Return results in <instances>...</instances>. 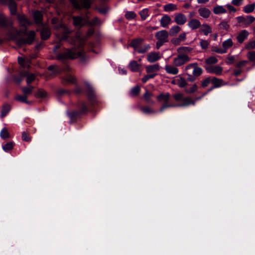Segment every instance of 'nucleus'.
<instances>
[{
    "instance_id": "obj_1",
    "label": "nucleus",
    "mask_w": 255,
    "mask_h": 255,
    "mask_svg": "<svg viewBox=\"0 0 255 255\" xmlns=\"http://www.w3.org/2000/svg\"><path fill=\"white\" fill-rule=\"evenodd\" d=\"M202 73V69L198 66L197 63L189 64L184 69V75L187 76V80L191 82H194Z\"/></svg>"
},
{
    "instance_id": "obj_2",
    "label": "nucleus",
    "mask_w": 255,
    "mask_h": 255,
    "mask_svg": "<svg viewBox=\"0 0 255 255\" xmlns=\"http://www.w3.org/2000/svg\"><path fill=\"white\" fill-rule=\"evenodd\" d=\"M51 23L53 25L54 28L59 30V32L62 34V35L59 38V40L60 41L66 40L68 38V34L71 32V30L65 24L60 22L57 18L54 17L52 18Z\"/></svg>"
},
{
    "instance_id": "obj_3",
    "label": "nucleus",
    "mask_w": 255,
    "mask_h": 255,
    "mask_svg": "<svg viewBox=\"0 0 255 255\" xmlns=\"http://www.w3.org/2000/svg\"><path fill=\"white\" fill-rule=\"evenodd\" d=\"M157 100L160 103H162L163 105L159 109L160 112H162L165 109L171 107H176L175 104H169L170 95L168 93H162L157 96Z\"/></svg>"
},
{
    "instance_id": "obj_4",
    "label": "nucleus",
    "mask_w": 255,
    "mask_h": 255,
    "mask_svg": "<svg viewBox=\"0 0 255 255\" xmlns=\"http://www.w3.org/2000/svg\"><path fill=\"white\" fill-rule=\"evenodd\" d=\"M82 55L81 52L77 51L75 48L67 49L66 51L57 54V58L59 60H65L68 59L77 58Z\"/></svg>"
},
{
    "instance_id": "obj_5",
    "label": "nucleus",
    "mask_w": 255,
    "mask_h": 255,
    "mask_svg": "<svg viewBox=\"0 0 255 255\" xmlns=\"http://www.w3.org/2000/svg\"><path fill=\"white\" fill-rule=\"evenodd\" d=\"M168 32L165 30H162L155 33V37L157 39L156 47L159 49L164 43L168 41Z\"/></svg>"
},
{
    "instance_id": "obj_6",
    "label": "nucleus",
    "mask_w": 255,
    "mask_h": 255,
    "mask_svg": "<svg viewBox=\"0 0 255 255\" xmlns=\"http://www.w3.org/2000/svg\"><path fill=\"white\" fill-rule=\"evenodd\" d=\"M71 3L76 9H88L91 5L90 0H70Z\"/></svg>"
},
{
    "instance_id": "obj_7",
    "label": "nucleus",
    "mask_w": 255,
    "mask_h": 255,
    "mask_svg": "<svg viewBox=\"0 0 255 255\" xmlns=\"http://www.w3.org/2000/svg\"><path fill=\"white\" fill-rule=\"evenodd\" d=\"M191 58L184 54H179L173 59V64L177 67H180L189 62Z\"/></svg>"
},
{
    "instance_id": "obj_8",
    "label": "nucleus",
    "mask_w": 255,
    "mask_h": 255,
    "mask_svg": "<svg viewBox=\"0 0 255 255\" xmlns=\"http://www.w3.org/2000/svg\"><path fill=\"white\" fill-rule=\"evenodd\" d=\"M35 33L34 31H30L27 34V37L26 38H20L17 41L18 45H23L25 44H31L35 38Z\"/></svg>"
},
{
    "instance_id": "obj_9",
    "label": "nucleus",
    "mask_w": 255,
    "mask_h": 255,
    "mask_svg": "<svg viewBox=\"0 0 255 255\" xmlns=\"http://www.w3.org/2000/svg\"><path fill=\"white\" fill-rule=\"evenodd\" d=\"M236 18L238 23H243L246 26L250 25L255 21V17L252 15H247L246 17L240 16Z\"/></svg>"
},
{
    "instance_id": "obj_10",
    "label": "nucleus",
    "mask_w": 255,
    "mask_h": 255,
    "mask_svg": "<svg viewBox=\"0 0 255 255\" xmlns=\"http://www.w3.org/2000/svg\"><path fill=\"white\" fill-rule=\"evenodd\" d=\"M206 70L209 73L221 75L223 72V68L220 66L208 65L205 67Z\"/></svg>"
},
{
    "instance_id": "obj_11",
    "label": "nucleus",
    "mask_w": 255,
    "mask_h": 255,
    "mask_svg": "<svg viewBox=\"0 0 255 255\" xmlns=\"http://www.w3.org/2000/svg\"><path fill=\"white\" fill-rule=\"evenodd\" d=\"M249 32L246 29L240 31L236 36V39L240 44L243 43L248 38Z\"/></svg>"
},
{
    "instance_id": "obj_12",
    "label": "nucleus",
    "mask_w": 255,
    "mask_h": 255,
    "mask_svg": "<svg viewBox=\"0 0 255 255\" xmlns=\"http://www.w3.org/2000/svg\"><path fill=\"white\" fill-rule=\"evenodd\" d=\"M2 3H6L8 4L10 13L14 15L16 13V4L13 0H0Z\"/></svg>"
},
{
    "instance_id": "obj_13",
    "label": "nucleus",
    "mask_w": 255,
    "mask_h": 255,
    "mask_svg": "<svg viewBox=\"0 0 255 255\" xmlns=\"http://www.w3.org/2000/svg\"><path fill=\"white\" fill-rule=\"evenodd\" d=\"M187 21L186 16L182 13H178L175 14L174 21L178 25H183Z\"/></svg>"
},
{
    "instance_id": "obj_14",
    "label": "nucleus",
    "mask_w": 255,
    "mask_h": 255,
    "mask_svg": "<svg viewBox=\"0 0 255 255\" xmlns=\"http://www.w3.org/2000/svg\"><path fill=\"white\" fill-rule=\"evenodd\" d=\"M183 102L179 104H175L176 107H187L190 105H195L196 102L192 99L190 97H187L186 98H184Z\"/></svg>"
},
{
    "instance_id": "obj_15",
    "label": "nucleus",
    "mask_w": 255,
    "mask_h": 255,
    "mask_svg": "<svg viewBox=\"0 0 255 255\" xmlns=\"http://www.w3.org/2000/svg\"><path fill=\"white\" fill-rule=\"evenodd\" d=\"M173 64V65H166L164 69L167 73L171 75H176L179 73V70Z\"/></svg>"
},
{
    "instance_id": "obj_16",
    "label": "nucleus",
    "mask_w": 255,
    "mask_h": 255,
    "mask_svg": "<svg viewBox=\"0 0 255 255\" xmlns=\"http://www.w3.org/2000/svg\"><path fill=\"white\" fill-rule=\"evenodd\" d=\"M17 19L21 26L27 27L31 24V22L23 14H18Z\"/></svg>"
},
{
    "instance_id": "obj_17",
    "label": "nucleus",
    "mask_w": 255,
    "mask_h": 255,
    "mask_svg": "<svg viewBox=\"0 0 255 255\" xmlns=\"http://www.w3.org/2000/svg\"><path fill=\"white\" fill-rule=\"evenodd\" d=\"M40 35L41 39L43 40H47L51 35V31L49 27H43L40 31Z\"/></svg>"
},
{
    "instance_id": "obj_18",
    "label": "nucleus",
    "mask_w": 255,
    "mask_h": 255,
    "mask_svg": "<svg viewBox=\"0 0 255 255\" xmlns=\"http://www.w3.org/2000/svg\"><path fill=\"white\" fill-rule=\"evenodd\" d=\"M171 22V17L167 14H164L160 20V25L163 27H167Z\"/></svg>"
},
{
    "instance_id": "obj_19",
    "label": "nucleus",
    "mask_w": 255,
    "mask_h": 255,
    "mask_svg": "<svg viewBox=\"0 0 255 255\" xmlns=\"http://www.w3.org/2000/svg\"><path fill=\"white\" fill-rule=\"evenodd\" d=\"M0 25L3 27L11 26L12 25V22L4 15L0 14Z\"/></svg>"
},
{
    "instance_id": "obj_20",
    "label": "nucleus",
    "mask_w": 255,
    "mask_h": 255,
    "mask_svg": "<svg viewBox=\"0 0 255 255\" xmlns=\"http://www.w3.org/2000/svg\"><path fill=\"white\" fill-rule=\"evenodd\" d=\"M144 41L142 38H137L131 40L129 46L133 47L135 51L138 48L139 46Z\"/></svg>"
},
{
    "instance_id": "obj_21",
    "label": "nucleus",
    "mask_w": 255,
    "mask_h": 255,
    "mask_svg": "<svg viewBox=\"0 0 255 255\" xmlns=\"http://www.w3.org/2000/svg\"><path fill=\"white\" fill-rule=\"evenodd\" d=\"M201 25L200 21L197 19H192L188 22V26L192 30L198 28Z\"/></svg>"
},
{
    "instance_id": "obj_22",
    "label": "nucleus",
    "mask_w": 255,
    "mask_h": 255,
    "mask_svg": "<svg viewBox=\"0 0 255 255\" xmlns=\"http://www.w3.org/2000/svg\"><path fill=\"white\" fill-rule=\"evenodd\" d=\"M86 93L89 100L91 101L92 104H94L95 97V93L93 89L89 84L87 85Z\"/></svg>"
},
{
    "instance_id": "obj_23",
    "label": "nucleus",
    "mask_w": 255,
    "mask_h": 255,
    "mask_svg": "<svg viewBox=\"0 0 255 255\" xmlns=\"http://www.w3.org/2000/svg\"><path fill=\"white\" fill-rule=\"evenodd\" d=\"M198 12L201 16L205 18H208L211 13L209 9L205 7L199 8Z\"/></svg>"
},
{
    "instance_id": "obj_24",
    "label": "nucleus",
    "mask_w": 255,
    "mask_h": 255,
    "mask_svg": "<svg viewBox=\"0 0 255 255\" xmlns=\"http://www.w3.org/2000/svg\"><path fill=\"white\" fill-rule=\"evenodd\" d=\"M160 57L156 52H150L147 56V60L150 63H153L158 60Z\"/></svg>"
},
{
    "instance_id": "obj_25",
    "label": "nucleus",
    "mask_w": 255,
    "mask_h": 255,
    "mask_svg": "<svg viewBox=\"0 0 255 255\" xmlns=\"http://www.w3.org/2000/svg\"><path fill=\"white\" fill-rule=\"evenodd\" d=\"M211 83L213 85V88H219L223 85H226L223 81V80L221 79H219L216 77H212V82Z\"/></svg>"
},
{
    "instance_id": "obj_26",
    "label": "nucleus",
    "mask_w": 255,
    "mask_h": 255,
    "mask_svg": "<svg viewBox=\"0 0 255 255\" xmlns=\"http://www.w3.org/2000/svg\"><path fill=\"white\" fill-rule=\"evenodd\" d=\"M73 24L76 27H81L84 25L83 18L81 16H73Z\"/></svg>"
},
{
    "instance_id": "obj_27",
    "label": "nucleus",
    "mask_w": 255,
    "mask_h": 255,
    "mask_svg": "<svg viewBox=\"0 0 255 255\" xmlns=\"http://www.w3.org/2000/svg\"><path fill=\"white\" fill-rule=\"evenodd\" d=\"M128 66L132 72H135L138 71L140 65L136 61L132 60L130 61Z\"/></svg>"
},
{
    "instance_id": "obj_28",
    "label": "nucleus",
    "mask_w": 255,
    "mask_h": 255,
    "mask_svg": "<svg viewBox=\"0 0 255 255\" xmlns=\"http://www.w3.org/2000/svg\"><path fill=\"white\" fill-rule=\"evenodd\" d=\"M213 11L215 14H223L227 12L225 5H216L213 8Z\"/></svg>"
},
{
    "instance_id": "obj_29",
    "label": "nucleus",
    "mask_w": 255,
    "mask_h": 255,
    "mask_svg": "<svg viewBox=\"0 0 255 255\" xmlns=\"http://www.w3.org/2000/svg\"><path fill=\"white\" fill-rule=\"evenodd\" d=\"M145 69L146 72L148 73H155V72L159 70L160 67L159 65L154 64L147 66Z\"/></svg>"
},
{
    "instance_id": "obj_30",
    "label": "nucleus",
    "mask_w": 255,
    "mask_h": 255,
    "mask_svg": "<svg viewBox=\"0 0 255 255\" xmlns=\"http://www.w3.org/2000/svg\"><path fill=\"white\" fill-rule=\"evenodd\" d=\"M42 13L40 11L37 10L33 13L34 19L37 24H42Z\"/></svg>"
},
{
    "instance_id": "obj_31",
    "label": "nucleus",
    "mask_w": 255,
    "mask_h": 255,
    "mask_svg": "<svg viewBox=\"0 0 255 255\" xmlns=\"http://www.w3.org/2000/svg\"><path fill=\"white\" fill-rule=\"evenodd\" d=\"M11 107L9 105L5 104L3 105L1 111L0 117L3 118L5 117L8 113L10 111Z\"/></svg>"
},
{
    "instance_id": "obj_32",
    "label": "nucleus",
    "mask_w": 255,
    "mask_h": 255,
    "mask_svg": "<svg viewBox=\"0 0 255 255\" xmlns=\"http://www.w3.org/2000/svg\"><path fill=\"white\" fill-rule=\"evenodd\" d=\"M200 31L203 32L204 35H208L209 33H212V30L211 27L208 24H203Z\"/></svg>"
},
{
    "instance_id": "obj_33",
    "label": "nucleus",
    "mask_w": 255,
    "mask_h": 255,
    "mask_svg": "<svg viewBox=\"0 0 255 255\" xmlns=\"http://www.w3.org/2000/svg\"><path fill=\"white\" fill-rule=\"evenodd\" d=\"M233 45V42L231 38H229L224 41L222 43L223 49L226 50L227 52V49L231 48Z\"/></svg>"
},
{
    "instance_id": "obj_34",
    "label": "nucleus",
    "mask_w": 255,
    "mask_h": 255,
    "mask_svg": "<svg viewBox=\"0 0 255 255\" xmlns=\"http://www.w3.org/2000/svg\"><path fill=\"white\" fill-rule=\"evenodd\" d=\"M21 74L24 76H27L26 82L27 84H29L32 83L35 79V76L33 74H28L27 72H24Z\"/></svg>"
},
{
    "instance_id": "obj_35",
    "label": "nucleus",
    "mask_w": 255,
    "mask_h": 255,
    "mask_svg": "<svg viewBox=\"0 0 255 255\" xmlns=\"http://www.w3.org/2000/svg\"><path fill=\"white\" fill-rule=\"evenodd\" d=\"M255 9V3L248 4L243 7V11L246 13H250Z\"/></svg>"
},
{
    "instance_id": "obj_36",
    "label": "nucleus",
    "mask_w": 255,
    "mask_h": 255,
    "mask_svg": "<svg viewBox=\"0 0 255 255\" xmlns=\"http://www.w3.org/2000/svg\"><path fill=\"white\" fill-rule=\"evenodd\" d=\"M33 89L34 87L33 86H29L28 87H22L21 90L23 94L27 97L28 95L31 94Z\"/></svg>"
},
{
    "instance_id": "obj_37",
    "label": "nucleus",
    "mask_w": 255,
    "mask_h": 255,
    "mask_svg": "<svg viewBox=\"0 0 255 255\" xmlns=\"http://www.w3.org/2000/svg\"><path fill=\"white\" fill-rule=\"evenodd\" d=\"M150 48V46L149 44H145V45H144L142 46L138 47L136 50V51H137V52L138 53L143 54V53L147 52Z\"/></svg>"
},
{
    "instance_id": "obj_38",
    "label": "nucleus",
    "mask_w": 255,
    "mask_h": 255,
    "mask_svg": "<svg viewBox=\"0 0 255 255\" xmlns=\"http://www.w3.org/2000/svg\"><path fill=\"white\" fill-rule=\"evenodd\" d=\"M192 48L189 47H180L178 48L177 52L180 54H187L192 51Z\"/></svg>"
},
{
    "instance_id": "obj_39",
    "label": "nucleus",
    "mask_w": 255,
    "mask_h": 255,
    "mask_svg": "<svg viewBox=\"0 0 255 255\" xmlns=\"http://www.w3.org/2000/svg\"><path fill=\"white\" fill-rule=\"evenodd\" d=\"M181 30V28L178 25L171 27L169 30V34L171 36H175Z\"/></svg>"
},
{
    "instance_id": "obj_40",
    "label": "nucleus",
    "mask_w": 255,
    "mask_h": 255,
    "mask_svg": "<svg viewBox=\"0 0 255 255\" xmlns=\"http://www.w3.org/2000/svg\"><path fill=\"white\" fill-rule=\"evenodd\" d=\"M0 136L3 139H6L10 137L9 133H8L6 128H3L0 133Z\"/></svg>"
},
{
    "instance_id": "obj_41",
    "label": "nucleus",
    "mask_w": 255,
    "mask_h": 255,
    "mask_svg": "<svg viewBox=\"0 0 255 255\" xmlns=\"http://www.w3.org/2000/svg\"><path fill=\"white\" fill-rule=\"evenodd\" d=\"M14 144V142L12 141L8 142L6 144L2 145V149L4 151L7 152L13 148Z\"/></svg>"
},
{
    "instance_id": "obj_42",
    "label": "nucleus",
    "mask_w": 255,
    "mask_h": 255,
    "mask_svg": "<svg viewBox=\"0 0 255 255\" xmlns=\"http://www.w3.org/2000/svg\"><path fill=\"white\" fill-rule=\"evenodd\" d=\"M15 100L22 103L29 104V102L27 100V97L24 94L23 95H17L15 97Z\"/></svg>"
},
{
    "instance_id": "obj_43",
    "label": "nucleus",
    "mask_w": 255,
    "mask_h": 255,
    "mask_svg": "<svg viewBox=\"0 0 255 255\" xmlns=\"http://www.w3.org/2000/svg\"><path fill=\"white\" fill-rule=\"evenodd\" d=\"M176 5L172 3H169L164 6V10L165 11H171L176 9Z\"/></svg>"
},
{
    "instance_id": "obj_44",
    "label": "nucleus",
    "mask_w": 255,
    "mask_h": 255,
    "mask_svg": "<svg viewBox=\"0 0 255 255\" xmlns=\"http://www.w3.org/2000/svg\"><path fill=\"white\" fill-rule=\"evenodd\" d=\"M217 62L218 59L215 57L214 56L210 57L205 60L206 64L209 65H211L212 64H216L217 63Z\"/></svg>"
},
{
    "instance_id": "obj_45",
    "label": "nucleus",
    "mask_w": 255,
    "mask_h": 255,
    "mask_svg": "<svg viewBox=\"0 0 255 255\" xmlns=\"http://www.w3.org/2000/svg\"><path fill=\"white\" fill-rule=\"evenodd\" d=\"M102 23V21L97 17H95L91 21L89 22V24L91 26L100 25Z\"/></svg>"
},
{
    "instance_id": "obj_46",
    "label": "nucleus",
    "mask_w": 255,
    "mask_h": 255,
    "mask_svg": "<svg viewBox=\"0 0 255 255\" xmlns=\"http://www.w3.org/2000/svg\"><path fill=\"white\" fill-rule=\"evenodd\" d=\"M68 115L72 121H74L77 119L78 117H79L80 114L78 112L73 111L69 113Z\"/></svg>"
},
{
    "instance_id": "obj_47",
    "label": "nucleus",
    "mask_w": 255,
    "mask_h": 255,
    "mask_svg": "<svg viewBox=\"0 0 255 255\" xmlns=\"http://www.w3.org/2000/svg\"><path fill=\"white\" fill-rule=\"evenodd\" d=\"M78 107L80 109V112L83 113L87 111V107L86 103L83 101H80L78 104Z\"/></svg>"
},
{
    "instance_id": "obj_48",
    "label": "nucleus",
    "mask_w": 255,
    "mask_h": 255,
    "mask_svg": "<svg viewBox=\"0 0 255 255\" xmlns=\"http://www.w3.org/2000/svg\"><path fill=\"white\" fill-rule=\"evenodd\" d=\"M140 90V87L139 86H135L131 89L130 94L132 96H136L139 94Z\"/></svg>"
},
{
    "instance_id": "obj_49",
    "label": "nucleus",
    "mask_w": 255,
    "mask_h": 255,
    "mask_svg": "<svg viewBox=\"0 0 255 255\" xmlns=\"http://www.w3.org/2000/svg\"><path fill=\"white\" fill-rule=\"evenodd\" d=\"M136 16L135 13L132 11H127L125 14V17L128 20L134 18Z\"/></svg>"
},
{
    "instance_id": "obj_50",
    "label": "nucleus",
    "mask_w": 255,
    "mask_h": 255,
    "mask_svg": "<svg viewBox=\"0 0 255 255\" xmlns=\"http://www.w3.org/2000/svg\"><path fill=\"white\" fill-rule=\"evenodd\" d=\"M201 86L203 88H205L207 87L210 83H211L212 82V78L209 77L203 80L201 82Z\"/></svg>"
},
{
    "instance_id": "obj_51",
    "label": "nucleus",
    "mask_w": 255,
    "mask_h": 255,
    "mask_svg": "<svg viewBox=\"0 0 255 255\" xmlns=\"http://www.w3.org/2000/svg\"><path fill=\"white\" fill-rule=\"evenodd\" d=\"M22 139L24 141L29 142L31 140V137L29 133L26 131H23L22 133Z\"/></svg>"
},
{
    "instance_id": "obj_52",
    "label": "nucleus",
    "mask_w": 255,
    "mask_h": 255,
    "mask_svg": "<svg viewBox=\"0 0 255 255\" xmlns=\"http://www.w3.org/2000/svg\"><path fill=\"white\" fill-rule=\"evenodd\" d=\"M230 27V25L227 22L223 21L219 24V28L220 29L227 30Z\"/></svg>"
},
{
    "instance_id": "obj_53",
    "label": "nucleus",
    "mask_w": 255,
    "mask_h": 255,
    "mask_svg": "<svg viewBox=\"0 0 255 255\" xmlns=\"http://www.w3.org/2000/svg\"><path fill=\"white\" fill-rule=\"evenodd\" d=\"M198 89V86L196 84H193L190 88L186 89L185 92L187 94H192L195 92Z\"/></svg>"
},
{
    "instance_id": "obj_54",
    "label": "nucleus",
    "mask_w": 255,
    "mask_h": 255,
    "mask_svg": "<svg viewBox=\"0 0 255 255\" xmlns=\"http://www.w3.org/2000/svg\"><path fill=\"white\" fill-rule=\"evenodd\" d=\"M186 80L182 77H180L177 80V85L180 88H183L187 85Z\"/></svg>"
},
{
    "instance_id": "obj_55",
    "label": "nucleus",
    "mask_w": 255,
    "mask_h": 255,
    "mask_svg": "<svg viewBox=\"0 0 255 255\" xmlns=\"http://www.w3.org/2000/svg\"><path fill=\"white\" fill-rule=\"evenodd\" d=\"M151 96H152V94L151 93H149L147 91L144 94V97L147 103H150V104H154V102L151 99Z\"/></svg>"
},
{
    "instance_id": "obj_56",
    "label": "nucleus",
    "mask_w": 255,
    "mask_h": 255,
    "mask_svg": "<svg viewBox=\"0 0 255 255\" xmlns=\"http://www.w3.org/2000/svg\"><path fill=\"white\" fill-rule=\"evenodd\" d=\"M156 75V73H151L144 76L142 78V82L143 83H146L149 79H152L155 77Z\"/></svg>"
},
{
    "instance_id": "obj_57",
    "label": "nucleus",
    "mask_w": 255,
    "mask_h": 255,
    "mask_svg": "<svg viewBox=\"0 0 255 255\" xmlns=\"http://www.w3.org/2000/svg\"><path fill=\"white\" fill-rule=\"evenodd\" d=\"M148 10L147 8L143 9L140 12L139 14L141 16L142 20H145L148 16Z\"/></svg>"
},
{
    "instance_id": "obj_58",
    "label": "nucleus",
    "mask_w": 255,
    "mask_h": 255,
    "mask_svg": "<svg viewBox=\"0 0 255 255\" xmlns=\"http://www.w3.org/2000/svg\"><path fill=\"white\" fill-rule=\"evenodd\" d=\"M140 110L144 114H153L155 113L154 110H152L149 107L141 108Z\"/></svg>"
},
{
    "instance_id": "obj_59",
    "label": "nucleus",
    "mask_w": 255,
    "mask_h": 255,
    "mask_svg": "<svg viewBox=\"0 0 255 255\" xmlns=\"http://www.w3.org/2000/svg\"><path fill=\"white\" fill-rule=\"evenodd\" d=\"M46 92L42 90H39L38 91L35 93V96L36 98H44L46 96Z\"/></svg>"
},
{
    "instance_id": "obj_60",
    "label": "nucleus",
    "mask_w": 255,
    "mask_h": 255,
    "mask_svg": "<svg viewBox=\"0 0 255 255\" xmlns=\"http://www.w3.org/2000/svg\"><path fill=\"white\" fill-rule=\"evenodd\" d=\"M209 44V43L207 40L202 39L200 40V45L203 49H206L208 48Z\"/></svg>"
},
{
    "instance_id": "obj_61",
    "label": "nucleus",
    "mask_w": 255,
    "mask_h": 255,
    "mask_svg": "<svg viewBox=\"0 0 255 255\" xmlns=\"http://www.w3.org/2000/svg\"><path fill=\"white\" fill-rule=\"evenodd\" d=\"M247 57L251 61H255V51H250L247 54Z\"/></svg>"
},
{
    "instance_id": "obj_62",
    "label": "nucleus",
    "mask_w": 255,
    "mask_h": 255,
    "mask_svg": "<svg viewBox=\"0 0 255 255\" xmlns=\"http://www.w3.org/2000/svg\"><path fill=\"white\" fill-rule=\"evenodd\" d=\"M212 51L220 54H223L226 53L225 50H223L222 48H218L216 46H213L212 48Z\"/></svg>"
},
{
    "instance_id": "obj_63",
    "label": "nucleus",
    "mask_w": 255,
    "mask_h": 255,
    "mask_svg": "<svg viewBox=\"0 0 255 255\" xmlns=\"http://www.w3.org/2000/svg\"><path fill=\"white\" fill-rule=\"evenodd\" d=\"M255 48V40H253L252 41L249 42L245 46V48L247 49H252Z\"/></svg>"
},
{
    "instance_id": "obj_64",
    "label": "nucleus",
    "mask_w": 255,
    "mask_h": 255,
    "mask_svg": "<svg viewBox=\"0 0 255 255\" xmlns=\"http://www.w3.org/2000/svg\"><path fill=\"white\" fill-rule=\"evenodd\" d=\"M174 99L176 101H182L184 98L183 95L181 93H177L173 96Z\"/></svg>"
}]
</instances>
